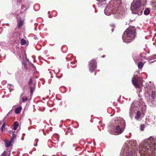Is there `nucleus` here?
<instances>
[{
	"label": "nucleus",
	"mask_w": 156,
	"mask_h": 156,
	"mask_svg": "<svg viewBox=\"0 0 156 156\" xmlns=\"http://www.w3.org/2000/svg\"><path fill=\"white\" fill-rule=\"evenodd\" d=\"M155 141L156 140L152 137L145 140L140 144L139 147H138L139 152L144 155L151 153L155 149Z\"/></svg>",
	"instance_id": "nucleus-1"
},
{
	"label": "nucleus",
	"mask_w": 156,
	"mask_h": 156,
	"mask_svg": "<svg viewBox=\"0 0 156 156\" xmlns=\"http://www.w3.org/2000/svg\"><path fill=\"white\" fill-rule=\"evenodd\" d=\"M136 141H127L123 145L121 151L120 156H132L133 150L136 152L134 149L137 148L135 146Z\"/></svg>",
	"instance_id": "nucleus-2"
},
{
	"label": "nucleus",
	"mask_w": 156,
	"mask_h": 156,
	"mask_svg": "<svg viewBox=\"0 0 156 156\" xmlns=\"http://www.w3.org/2000/svg\"><path fill=\"white\" fill-rule=\"evenodd\" d=\"M114 131L117 134L121 133L125 126V122L122 118L117 117L112 121Z\"/></svg>",
	"instance_id": "nucleus-3"
},
{
	"label": "nucleus",
	"mask_w": 156,
	"mask_h": 156,
	"mask_svg": "<svg viewBox=\"0 0 156 156\" xmlns=\"http://www.w3.org/2000/svg\"><path fill=\"white\" fill-rule=\"evenodd\" d=\"M135 29L134 27L127 28L123 33L122 39L123 42L129 43L133 40L135 37Z\"/></svg>",
	"instance_id": "nucleus-4"
},
{
	"label": "nucleus",
	"mask_w": 156,
	"mask_h": 156,
	"mask_svg": "<svg viewBox=\"0 0 156 156\" xmlns=\"http://www.w3.org/2000/svg\"><path fill=\"white\" fill-rule=\"evenodd\" d=\"M138 105L143 109H144L146 108L145 103L142 99L140 100L139 101H137L136 102H134L131 105L129 110V116L131 119L133 117V112L134 110L133 107L135 106L136 107H137Z\"/></svg>",
	"instance_id": "nucleus-5"
},
{
	"label": "nucleus",
	"mask_w": 156,
	"mask_h": 156,
	"mask_svg": "<svg viewBox=\"0 0 156 156\" xmlns=\"http://www.w3.org/2000/svg\"><path fill=\"white\" fill-rule=\"evenodd\" d=\"M146 92L145 94L146 97L149 98L150 100H151L153 98H156V89L152 87L151 89L147 87L146 89Z\"/></svg>",
	"instance_id": "nucleus-6"
},
{
	"label": "nucleus",
	"mask_w": 156,
	"mask_h": 156,
	"mask_svg": "<svg viewBox=\"0 0 156 156\" xmlns=\"http://www.w3.org/2000/svg\"><path fill=\"white\" fill-rule=\"evenodd\" d=\"M118 12V11H113L112 5L110 4L108 5L104 10V13L106 15L109 16L112 13L114 14L115 17L116 18H118L119 17V16L116 15Z\"/></svg>",
	"instance_id": "nucleus-7"
},
{
	"label": "nucleus",
	"mask_w": 156,
	"mask_h": 156,
	"mask_svg": "<svg viewBox=\"0 0 156 156\" xmlns=\"http://www.w3.org/2000/svg\"><path fill=\"white\" fill-rule=\"evenodd\" d=\"M97 62L94 59H92L89 62V69L90 72H93L96 69Z\"/></svg>",
	"instance_id": "nucleus-8"
},
{
	"label": "nucleus",
	"mask_w": 156,
	"mask_h": 156,
	"mask_svg": "<svg viewBox=\"0 0 156 156\" xmlns=\"http://www.w3.org/2000/svg\"><path fill=\"white\" fill-rule=\"evenodd\" d=\"M132 82L133 84L136 88H137V90L139 91V93L141 91L142 86L140 83L139 82L137 79L136 77H133L132 80Z\"/></svg>",
	"instance_id": "nucleus-9"
},
{
	"label": "nucleus",
	"mask_w": 156,
	"mask_h": 156,
	"mask_svg": "<svg viewBox=\"0 0 156 156\" xmlns=\"http://www.w3.org/2000/svg\"><path fill=\"white\" fill-rule=\"evenodd\" d=\"M141 3L140 1L139 0L136 1L133 5L134 9L137 11L140 10V8Z\"/></svg>",
	"instance_id": "nucleus-10"
},
{
	"label": "nucleus",
	"mask_w": 156,
	"mask_h": 156,
	"mask_svg": "<svg viewBox=\"0 0 156 156\" xmlns=\"http://www.w3.org/2000/svg\"><path fill=\"white\" fill-rule=\"evenodd\" d=\"M112 7L113 8V11H118V13L116 14V15L117 16H119V17H120L121 16H122L123 14V13H124V12L123 11H120L119 9H118V8H117V7H116V8L115 7H113L112 6Z\"/></svg>",
	"instance_id": "nucleus-11"
},
{
	"label": "nucleus",
	"mask_w": 156,
	"mask_h": 156,
	"mask_svg": "<svg viewBox=\"0 0 156 156\" xmlns=\"http://www.w3.org/2000/svg\"><path fill=\"white\" fill-rule=\"evenodd\" d=\"M145 54L144 53H141L140 54L139 56V57L137 58L136 60L137 61H138L140 60H143L144 59H147V58L145 56Z\"/></svg>",
	"instance_id": "nucleus-12"
},
{
	"label": "nucleus",
	"mask_w": 156,
	"mask_h": 156,
	"mask_svg": "<svg viewBox=\"0 0 156 156\" xmlns=\"http://www.w3.org/2000/svg\"><path fill=\"white\" fill-rule=\"evenodd\" d=\"M97 1L99 2L98 3V7H101L102 5H105V2H104L106 0H96Z\"/></svg>",
	"instance_id": "nucleus-13"
},
{
	"label": "nucleus",
	"mask_w": 156,
	"mask_h": 156,
	"mask_svg": "<svg viewBox=\"0 0 156 156\" xmlns=\"http://www.w3.org/2000/svg\"><path fill=\"white\" fill-rule=\"evenodd\" d=\"M135 117L136 119L137 120L140 119L141 118V113L140 111H138L137 112Z\"/></svg>",
	"instance_id": "nucleus-14"
},
{
	"label": "nucleus",
	"mask_w": 156,
	"mask_h": 156,
	"mask_svg": "<svg viewBox=\"0 0 156 156\" xmlns=\"http://www.w3.org/2000/svg\"><path fill=\"white\" fill-rule=\"evenodd\" d=\"M13 143L11 142V141H6L5 143V146L6 147H8L12 145Z\"/></svg>",
	"instance_id": "nucleus-15"
},
{
	"label": "nucleus",
	"mask_w": 156,
	"mask_h": 156,
	"mask_svg": "<svg viewBox=\"0 0 156 156\" xmlns=\"http://www.w3.org/2000/svg\"><path fill=\"white\" fill-rule=\"evenodd\" d=\"M144 62H139L138 64V67L139 69H141L144 65Z\"/></svg>",
	"instance_id": "nucleus-16"
},
{
	"label": "nucleus",
	"mask_w": 156,
	"mask_h": 156,
	"mask_svg": "<svg viewBox=\"0 0 156 156\" xmlns=\"http://www.w3.org/2000/svg\"><path fill=\"white\" fill-rule=\"evenodd\" d=\"M22 110V107L20 106L18 108H16L15 109V112L16 114H19L20 113Z\"/></svg>",
	"instance_id": "nucleus-17"
},
{
	"label": "nucleus",
	"mask_w": 156,
	"mask_h": 156,
	"mask_svg": "<svg viewBox=\"0 0 156 156\" xmlns=\"http://www.w3.org/2000/svg\"><path fill=\"white\" fill-rule=\"evenodd\" d=\"M16 135L15 134H12V136L11 140H10L11 141V142H12L13 143L14 142V140H16Z\"/></svg>",
	"instance_id": "nucleus-18"
},
{
	"label": "nucleus",
	"mask_w": 156,
	"mask_h": 156,
	"mask_svg": "<svg viewBox=\"0 0 156 156\" xmlns=\"http://www.w3.org/2000/svg\"><path fill=\"white\" fill-rule=\"evenodd\" d=\"M19 126V124L18 122H16L13 124L14 129V130L16 129Z\"/></svg>",
	"instance_id": "nucleus-19"
},
{
	"label": "nucleus",
	"mask_w": 156,
	"mask_h": 156,
	"mask_svg": "<svg viewBox=\"0 0 156 156\" xmlns=\"http://www.w3.org/2000/svg\"><path fill=\"white\" fill-rule=\"evenodd\" d=\"M20 43L22 45H24L27 44V41L24 39H22L20 41Z\"/></svg>",
	"instance_id": "nucleus-20"
},
{
	"label": "nucleus",
	"mask_w": 156,
	"mask_h": 156,
	"mask_svg": "<svg viewBox=\"0 0 156 156\" xmlns=\"http://www.w3.org/2000/svg\"><path fill=\"white\" fill-rule=\"evenodd\" d=\"M35 86L34 85L33 87L31 86L30 87V95L31 96L33 95V90L34 89Z\"/></svg>",
	"instance_id": "nucleus-21"
},
{
	"label": "nucleus",
	"mask_w": 156,
	"mask_h": 156,
	"mask_svg": "<svg viewBox=\"0 0 156 156\" xmlns=\"http://www.w3.org/2000/svg\"><path fill=\"white\" fill-rule=\"evenodd\" d=\"M150 12V10L149 9L146 8L145 9L144 12V14L145 15H148Z\"/></svg>",
	"instance_id": "nucleus-22"
},
{
	"label": "nucleus",
	"mask_w": 156,
	"mask_h": 156,
	"mask_svg": "<svg viewBox=\"0 0 156 156\" xmlns=\"http://www.w3.org/2000/svg\"><path fill=\"white\" fill-rule=\"evenodd\" d=\"M6 126V123L5 122H4L3 125H2V127H1V131L2 132H3V130H5V126Z\"/></svg>",
	"instance_id": "nucleus-23"
},
{
	"label": "nucleus",
	"mask_w": 156,
	"mask_h": 156,
	"mask_svg": "<svg viewBox=\"0 0 156 156\" xmlns=\"http://www.w3.org/2000/svg\"><path fill=\"white\" fill-rule=\"evenodd\" d=\"M23 24V21L21 20H20L18 23V27L20 28L22 26Z\"/></svg>",
	"instance_id": "nucleus-24"
},
{
	"label": "nucleus",
	"mask_w": 156,
	"mask_h": 156,
	"mask_svg": "<svg viewBox=\"0 0 156 156\" xmlns=\"http://www.w3.org/2000/svg\"><path fill=\"white\" fill-rule=\"evenodd\" d=\"M7 154H8V156H9L10 154V152L9 151L7 152ZM6 152L4 151V152L2 154L1 156H6Z\"/></svg>",
	"instance_id": "nucleus-25"
},
{
	"label": "nucleus",
	"mask_w": 156,
	"mask_h": 156,
	"mask_svg": "<svg viewBox=\"0 0 156 156\" xmlns=\"http://www.w3.org/2000/svg\"><path fill=\"white\" fill-rule=\"evenodd\" d=\"M145 128L144 125V124L141 125L140 126V129L141 130L143 131Z\"/></svg>",
	"instance_id": "nucleus-26"
},
{
	"label": "nucleus",
	"mask_w": 156,
	"mask_h": 156,
	"mask_svg": "<svg viewBox=\"0 0 156 156\" xmlns=\"http://www.w3.org/2000/svg\"><path fill=\"white\" fill-rule=\"evenodd\" d=\"M28 100V98L27 97H26L25 98H22V100L23 101L25 102L27 101Z\"/></svg>",
	"instance_id": "nucleus-27"
},
{
	"label": "nucleus",
	"mask_w": 156,
	"mask_h": 156,
	"mask_svg": "<svg viewBox=\"0 0 156 156\" xmlns=\"http://www.w3.org/2000/svg\"><path fill=\"white\" fill-rule=\"evenodd\" d=\"M38 140L36 139L35 140V141H34V142H36V144H34V146L35 147L37 146V142H38Z\"/></svg>",
	"instance_id": "nucleus-28"
},
{
	"label": "nucleus",
	"mask_w": 156,
	"mask_h": 156,
	"mask_svg": "<svg viewBox=\"0 0 156 156\" xmlns=\"http://www.w3.org/2000/svg\"><path fill=\"white\" fill-rule=\"evenodd\" d=\"M33 83V81L32 80V78H31L30 79V81H29V85H30L31 84Z\"/></svg>",
	"instance_id": "nucleus-29"
},
{
	"label": "nucleus",
	"mask_w": 156,
	"mask_h": 156,
	"mask_svg": "<svg viewBox=\"0 0 156 156\" xmlns=\"http://www.w3.org/2000/svg\"><path fill=\"white\" fill-rule=\"evenodd\" d=\"M14 131L13 132L12 130H10L9 131V133L12 134H14Z\"/></svg>",
	"instance_id": "nucleus-30"
},
{
	"label": "nucleus",
	"mask_w": 156,
	"mask_h": 156,
	"mask_svg": "<svg viewBox=\"0 0 156 156\" xmlns=\"http://www.w3.org/2000/svg\"><path fill=\"white\" fill-rule=\"evenodd\" d=\"M48 14L49 15V17L50 18H51L52 17V16H51L50 15V11H49L48 12Z\"/></svg>",
	"instance_id": "nucleus-31"
},
{
	"label": "nucleus",
	"mask_w": 156,
	"mask_h": 156,
	"mask_svg": "<svg viewBox=\"0 0 156 156\" xmlns=\"http://www.w3.org/2000/svg\"><path fill=\"white\" fill-rule=\"evenodd\" d=\"M10 88L12 89V88L13 87V86L11 84H10Z\"/></svg>",
	"instance_id": "nucleus-32"
},
{
	"label": "nucleus",
	"mask_w": 156,
	"mask_h": 156,
	"mask_svg": "<svg viewBox=\"0 0 156 156\" xmlns=\"http://www.w3.org/2000/svg\"><path fill=\"white\" fill-rule=\"evenodd\" d=\"M99 125H101V126H102V125L101 124V122H99Z\"/></svg>",
	"instance_id": "nucleus-33"
},
{
	"label": "nucleus",
	"mask_w": 156,
	"mask_h": 156,
	"mask_svg": "<svg viewBox=\"0 0 156 156\" xmlns=\"http://www.w3.org/2000/svg\"><path fill=\"white\" fill-rule=\"evenodd\" d=\"M24 8V5H22V9H23Z\"/></svg>",
	"instance_id": "nucleus-34"
},
{
	"label": "nucleus",
	"mask_w": 156,
	"mask_h": 156,
	"mask_svg": "<svg viewBox=\"0 0 156 156\" xmlns=\"http://www.w3.org/2000/svg\"><path fill=\"white\" fill-rule=\"evenodd\" d=\"M114 29H113V28L112 29V30H112V32H113V31H114Z\"/></svg>",
	"instance_id": "nucleus-35"
},
{
	"label": "nucleus",
	"mask_w": 156,
	"mask_h": 156,
	"mask_svg": "<svg viewBox=\"0 0 156 156\" xmlns=\"http://www.w3.org/2000/svg\"><path fill=\"white\" fill-rule=\"evenodd\" d=\"M34 39H37V37H34Z\"/></svg>",
	"instance_id": "nucleus-36"
},
{
	"label": "nucleus",
	"mask_w": 156,
	"mask_h": 156,
	"mask_svg": "<svg viewBox=\"0 0 156 156\" xmlns=\"http://www.w3.org/2000/svg\"><path fill=\"white\" fill-rule=\"evenodd\" d=\"M119 4H120L121 3V2L120 1H119V2H118Z\"/></svg>",
	"instance_id": "nucleus-37"
},
{
	"label": "nucleus",
	"mask_w": 156,
	"mask_h": 156,
	"mask_svg": "<svg viewBox=\"0 0 156 156\" xmlns=\"http://www.w3.org/2000/svg\"><path fill=\"white\" fill-rule=\"evenodd\" d=\"M105 57V55H103L102 56V57L103 58H104Z\"/></svg>",
	"instance_id": "nucleus-38"
},
{
	"label": "nucleus",
	"mask_w": 156,
	"mask_h": 156,
	"mask_svg": "<svg viewBox=\"0 0 156 156\" xmlns=\"http://www.w3.org/2000/svg\"><path fill=\"white\" fill-rule=\"evenodd\" d=\"M133 59H134V60H135V61L136 60L135 59V58H133Z\"/></svg>",
	"instance_id": "nucleus-39"
}]
</instances>
